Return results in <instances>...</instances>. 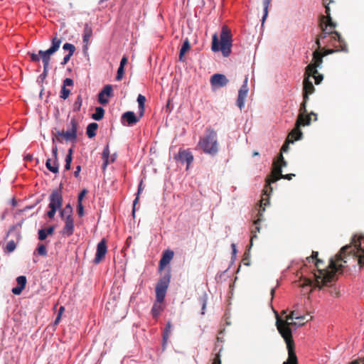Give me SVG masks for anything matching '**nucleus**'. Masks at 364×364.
<instances>
[{
	"mask_svg": "<svg viewBox=\"0 0 364 364\" xmlns=\"http://www.w3.org/2000/svg\"><path fill=\"white\" fill-rule=\"evenodd\" d=\"M315 266L318 274L314 273L315 287L328 286L334 281L336 273L342 272L346 264L349 263L353 267L358 265L360 269L364 267V236L354 235L349 245L343 246L331 258L328 267H323V262L316 258Z\"/></svg>",
	"mask_w": 364,
	"mask_h": 364,
	"instance_id": "obj_1",
	"label": "nucleus"
},
{
	"mask_svg": "<svg viewBox=\"0 0 364 364\" xmlns=\"http://www.w3.org/2000/svg\"><path fill=\"white\" fill-rule=\"evenodd\" d=\"M232 35L227 26L222 27L220 43L217 33L213 36L211 49L213 52L221 50L224 57H228L231 53Z\"/></svg>",
	"mask_w": 364,
	"mask_h": 364,
	"instance_id": "obj_2",
	"label": "nucleus"
},
{
	"mask_svg": "<svg viewBox=\"0 0 364 364\" xmlns=\"http://www.w3.org/2000/svg\"><path fill=\"white\" fill-rule=\"evenodd\" d=\"M61 43L62 39L55 34L51 38V46L46 50H39V55L41 56L43 64V71L40 75L43 80L48 76L51 55L58 51Z\"/></svg>",
	"mask_w": 364,
	"mask_h": 364,
	"instance_id": "obj_3",
	"label": "nucleus"
},
{
	"mask_svg": "<svg viewBox=\"0 0 364 364\" xmlns=\"http://www.w3.org/2000/svg\"><path fill=\"white\" fill-rule=\"evenodd\" d=\"M198 146L205 154L215 155L218 151V142L217 134L211 128L206 129L205 135L200 138Z\"/></svg>",
	"mask_w": 364,
	"mask_h": 364,
	"instance_id": "obj_4",
	"label": "nucleus"
},
{
	"mask_svg": "<svg viewBox=\"0 0 364 364\" xmlns=\"http://www.w3.org/2000/svg\"><path fill=\"white\" fill-rule=\"evenodd\" d=\"M321 33L318 36V37L323 40L326 38L327 35L331 36V41L330 43L332 46L336 48V51H348L347 45L343 39L341 38L340 33L337 31H333V28H331L329 26H326V23H321Z\"/></svg>",
	"mask_w": 364,
	"mask_h": 364,
	"instance_id": "obj_5",
	"label": "nucleus"
},
{
	"mask_svg": "<svg viewBox=\"0 0 364 364\" xmlns=\"http://www.w3.org/2000/svg\"><path fill=\"white\" fill-rule=\"evenodd\" d=\"M280 334L285 341L288 350V359L283 364H298L297 357L295 352V345L293 337L291 336L290 331L287 328L284 331L280 330Z\"/></svg>",
	"mask_w": 364,
	"mask_h": 364,
	"instance_id": "obj_6",
	"label": "nucleus"
},
{
	"mask_svg": "<svg viewBox=\"0 0 364 364\" xmlns=\"http://www.w3.org/2000/svg\"><path fill=\"white\" fill-rule=\"evenodd\" d=\"M278 181V178H275L272 172L267 176L265 179V186L262 191V196L260 200V208H262V211H264L265 207L269 205V196L272 192V187L271 184Z\"/></svg>",
	"mask_w": 364,
	"mask_h": 364,
	"instance_id": "obj_7",
	"label": "nucleus"
},
{
	"mask_svg": "<svg viewBox=\"0 0 364 364\" xmlns=\"http://www.w3.org/2000/svg\"><path fill=\"white\" fill-rule=\"evenodd\" d=\"M170 274H167L159 279L156 286V299L159 303H162L166 296V291L170 282Z\"/></svg>",
	"mask_w": 364,
	"mask_h": 364,
	"instance_id": "obj_8",
	"label": "nucleus"
},
{
	"mask_svg": "<svg viewBox=\"0 0 364 364\" xmlns=\"http://www.w3.org/2000/svg\"><path fill=\"white\" fill-rule=\"evenodd\" d=\"M323 57L324 55H322L320 50H315L313 53L314 63H311L306 67V75H311V74H318L317 68L323 63Z\"/></svg>",
	"mask_w": 364,
	"mask_h": 364,
	"instance_id": "obj_9",
	"label": "nucleus"
},
{
	"mask_svg": "<svg viewBox=\"0 0 364 364\" xmlns=\"http://www.w3.org/2000/svg\"><path fill=\"white\" fill-rule=\"evenodd\" d=\"M78 128V122L75 118H72L68 130L64 132H58V135L63 136L67 141L75 140L77 139V131Z\"/></svg>",
	"mask_w": 364,
	"mask_h": 364,
	"instance_id": "obj_10",
	"label": "nucleus"
},
{
	"mask_svg": "<svg viewBox=\"0 0 364 364\" xmlns=\"http://www.w3.org/2000/svg\"><path fill=\"white\" fill-rule=\"evenodd\" d=\"M276 318H277L276 326H277L279 333H280L279 328H280V330H282V331L288 328L290 331L291 336H292V331L291 329V326L297 325L296 322H289V320L293 319L292 315H291V314L287 315L286 316L285 320L280 318L277 314L276 316Z\"/></svg>",
	"mask_w": 364,
	"mask_h": 364,
	"instance_id": "obj_11",
	"label": "nucleus"
},
{
	"mask_svg": "<svg viewBox=\"0 0 364 364\" xmlns=\"http://www.w3.org/2000/svg\"><path fill=\"white\" fill-rule=\"evenodd\" d=\"M107 252V241L105 239L103 238L97 244L95 257L94 259V263L95 264L100 263L102 261V259L105 258Z\"/></svg>",
	"mask_w": 364,
	"mask_h": 364,
	"instance_id": "obj_12",
	"label": "nucleus"
},
{
	"mask_svg": "<svg viewBox=\"0 0 364 364\" xmlns=\"http://www.w3.org/2000/svg\"><path fill=\"white\" fill-rule=\"evenodd\" d=\"M248 93L247 77H245L243 85L239 90L237 99V105L242 109L245 107V100Z\"/></svg>",
	"mask_w": 364,
	"mask_h": 364,
	"instance_id": "obj_13",
	"label": "nucleus"
},
{
	"mask_svg": "<svg viewBox=\"0 0 364 364\" xmlns=\"http://www.w3.org/2000/svg\"><path fill=\"white\" fill-rule=\"evenodd\" d=\"M311 75L304 74V79L303 81V98H305V100H309V95L314 93L315 88L313 85L311 81L309 80Z\"/></svg>",
	"mask_w": 364,
	"mask_h": 364,
	"instance_id": "obj_14",
	"label": "nucleus"
},
{
	"mask_svg": "<svg viewBox=\"0 0 364 364\" xmlns=\"http://www.w3.org/2000/svg\"><path fill=\"white\" fill-rule=\"evenodd\" d=\"M49 199L50 203L48 207H52L53 205V207L57 209H60L61 208L63 203V196L60 190L53 191L50 194Z\"/></svg>",
	"mask_w": 364,
	"mask_h": 364,
	"instance_id": "obj_15",
	"label": "nucleus"
},
{
	"mask_svg": "<svg viewBox=\"0 0 364 364\" xmlns=\"http://www.w3.org/2000/svg\"><path fill=\"white\" fill-rule=\"evenodd\" d=\"M210 82L213 87H222L226 86L229 80L225 75L217 73L211 76Z\"/></svg>",
	"mask_w": 364,
	"mask_h": 364,
	"instance_id": "obj_16",
	"label": "nucleus"
},
{
	"mask_svg": "<svg viewBox=\"0 0 364 364\" xmlns=\"http://www.w3.org/2000/svg\"><path fill=\"white\" fill-rule=\"evenodd\" d=\"M175 159L182 163L186 162L188 168L193 161V156L188 149H180L178 155L175 156Z\"/></svg>",
	"mask_w": 364,
	"mask_h": 364,
	"instance_id": "obj_17",
	"label": "nucleus"
},
{
	"mask_svg": "<svg viewBox=\"0 0 364 364\" xmlns=\"http://www.w3.org/2000/svg\"><path fill=\"white\" fill-rule=\"evenodd\" d=\"M311 116H314V121L317 120V114L313 112L310 114H306L304 116L299 114L296 121V127L309 125L311 124Z\"/></svg>",
	"mask_w": 364,
	"mask_h": 364,
	"instance_id": "obj_18",
	"label": "nucleus"
},
{
	"mask_svg": "<svg viewBox=\"0 0 364 364\" xmlns=\"http://www.w3.org/2000/svg\"><path fill=\"white\" fill-rule=\"evenodd\" d=\"M92 36V28L89 23H85L83 30V50L86 51L88 49L90 38Z\"/></svg>",
	"mask_w": 364,
	"mask_h": 364,
	"instance_id": "obj_19",
	"label": "nucleus"
},
{
	"mask_svg": "<svg viewBox=\"0 0 364 364\" xmlns=\"http://www.w3.org/2000/svg\"><path fill=\"white\" fill-rule=\"evenodd\" d=\"M139 120V118L137 117L133 112L128 111L124 112L121 118L122 123L124 124V122H127L128 126H132L136 124Z\"/></svg>",
	"mask_w": 364,
	"mask_h": 364,
	"instance_id": "obj_20",
	"label": "nucleus"
},
{
	"mask_svg": "<svg viewBox=\"0 0 364 364\" xmlns=\"http://www.w3.org/2000/svg\"><path fill=\"white\" fill-rule=\"evenodd\" d=\"M173 255H174V253L172 250H165L164 252H163V255H162V257L159 261V270L161 271L162 269H164V268L168 264L170 263V262L171 261V259H173Z\"/></svg>",
	"mask_w": 364,
	"mask_h": 364,
	"instance_id": "obj_21",
	"label": "nucleus"
},
{
	"mask_svg": "<svg viewBox=\"0 0 364 364\" xmlns=\"http://www.w3.org/2000/svg\"><path fill=\"white\" fill-rule=\"evenodd\" d=\"M65 225L63 228L62 233L68 237L71 236L74 232V220L73 218H68L63 219Z\"/></svg>",
	"mask_w": 364,
	"mask_h": 364,
	"instance_id": "obj_22",
	"label": "nucleus"
},
{
	"mask_svg": "<svg viewBox=\"0 0 364 364\" xmlns=\"http://www.w3.org/2000/svg\"><path fill=\"white\" fill-rule=\"evenodd\" d=\"M326 9V16H322L321 18V23H326L327 26H329L331 28H335L336 26V23L332 21L331 14H330V7L329 4L323 5Z\"/></svg>",
	"mask_w": 364,
	"mask_h": 364,
	"instance_id": "obj_23",
	"label": "nucleus"
},
{
	"mask_svg": "<svg viewBox=\"0 0 364 364\" xmlns=\"http://www.w3.org/2000/svg\"><path fill=\"white\" fill-rule=\"evenodd\" d=\"M262 209L259 210L258 213H257V219L255 220L253 223V226L251 229V233H252V236H251V243L252 242V240L257 237V232H259L260 231V225H259V223H260V221H261V217L262 216Z\"/></svg>",
	"mask_w": 364,
	"mask_h": 364,
	"instance_id": "obj_24",
	"label": "nucleus"
},
{
	"mask_svg": "<svg viewBox=\"0 0 364 364\" xmlns=\"http://www.w3.org/2000/svg\"><path fill=\"white\" fill-rule=\"evenodd\" d=\"M73 80L70 78H65L63 81V85L60 90V97L63 100H66L70 93V90L66 88V86H73Z\"/></svg>",
	"mask_w": 364,
	"mask_h": 364,
	"instance_id": "obj_25",
	"label": "nucleus"
},
{
	"mask_svg": "<svg viewBox=\"0 0 364 364\" xmlns=\"http://www.w3.org/2000/svg\"><path fill=\"white\" fill-rule=\"evenodd\" d=\"M302 136V132L300 130V127H296V123L295 124V127L291 131L289 134L287 140L289 141L291 143H294L295 141L299 140Z\"/></svg>",
	"mask_w": 364,
	"mask_h": 364,
	"instance_id": "obj_26",
	"label": "nucleus"
},
{
	"mask_svg": "<svg viewBox=\"0 0 364 364\" xmlns=\"http://www.w3.org/2000/svg\"><path fill=\"white\" fill-rule=\"evenodd\" d=\"M190 49H191V44H190L189 40L188 38H186L183 43V45L181 46V49H180L179 56H178V59L180 61L184 62L186 60L184 55L188 50H190Z\"/></svg>",
	"mask_w": 364,
	"mask_h": 364,
	"instance_id": "obj_27",
	"label": "nucleus"
},
{
	"mask_svg": "<svg viewBox=\"0 0 364 364\" xmlns=\"http://www.w3.org/2000/svg\"><path fill=\"white\" fill-rule=\"evenodd\" d=\"M287 166V163L284 159L283 154L279 153L277 159L273 162V168L272 171H274L278 167L282 169L283 167H286Z\"/></svg>",
	"mask_w": 364,
	"mask_h": 364,
	"instance_id": "obj_28",
	"label": "nucleus"
},
{
	"mask_svg": "<svg viewBox=\"0 0 364 364\" xmlns=\"http://www.w3.org/2000/svg\"><path fill=\"white\" fill-rule=\"evenodd\" d=\"M272 172L275 178H278V180L283 178L290 181L295 176L294 173L282 174V171L279 167L277 168L274 171H272Z\"/></svg>",
	"mask_w": 364,
	"mask_h": 364,
	"instance_id": "obj_29",
	"label": "nucleus"
},
{
	"mask_svg": "<svg viewBox=\"0 0 364 364\" xmlns=\"http://www.w3.org/2000/svg\"><path fill=\"white\" fill-rule=\"evenodd\" d=\"M172 325L171 321H168L163 333V346L166 344L171 333Z\"/></svg>",
	"mask_w": 364,
	"mask_h": 364,
	"instance_id": "obj_30",
	"label": "nucleus"
},
{
	"mask_svg": "<svg viewBox=\"0 0 364 364\" xmlns=\"http://www.w3.org/2000/svg\"><path fill=\"white\" fill-rule=\"evenodd\" d=\"M98 128V124L95 122H92L88 124L87 127V135L89 138H92L96 135V131Z\"/></svg>",
	"mask_w": 364,
	"mask_h": 364,
	"instance_id": "obj_31",
	"label": "nucleus"
},
{
	"mask_svg": "<svg viewBox=\"0 0 364 364\" xmlns=\"http://www.w3.org/2000/svg\"><path fill=\"white\" fill-rule=\"evenodd\" d=\"M163 311L161 303L156 301L151 309V314L154 318H157Z\"/></svg>",
	"mask_w": 364,
	"mask_h": 364,
	"instance_id": "obj_32",
	"label": "nucleus"
},
{
	"mask_svg": "<svg viewBox=\"0 0 364 364\" xmlns=\"http://www.w3.org/2000/svg\"><path fill=\"white\" fill-rule=\"evenodd\" d=\"M105 114V109L101 107H97L95 108V112L92 115V118L96 121L101 120Z\"/></svg>",
	"mask_w": 364,
	"mask_h": 364,
	"instance_id": "obj_33",
	"label": "nucleus"
},
{
	"mask_svg": "<svg viewBox=\"0 0 364 364\" xmlns=\"http://www.w3.org/2000/svg\"><path fill=\"white\" fill-rule=\"evenodd\" d=\"M109 145L107 144L102 151V159L104 160L103 164H102V168L105 170L107 165L109 164Z\"/></svg>",
	"mask_w": 364,
	"mask_h": 364,
	"instance_id": "obj_34",
	"label": "nucleus"
},
{
	"mask_svg": "<svg viewBox=\"0 0 364 364\" xmlns=\"http://www.w3.org/2000/svg\"><path fill=\"white\" fill-rule=\"evenodd\" d=\"M137 102L139 104V109L141 112L140 116L141 117L144 114V104L146 102V97L144 95L139 94L137 97Z\"/></svg>",
	"mask_w": 364,
	"mask_h": 364,
	"instance_id": "obj_35",
	"label": "nucleus"
},
{
	"mask_svg": "<svg viewBox=\"0 0 364 364\" xmlns=\"http://www.w3.org/2000/svg\"><path fill=\"white\" fill-rule=\"evenodd\" d=\"M46 166L47 168L54 173H58V163L54 161L53 165H51V160L47 159Z\"/></svg>",
	"mask_w": 364,
	"mask_h": 364,
	"instance_id": "obj_36",
	"label": "nucleus"
},
{
	"mask_svg": "<svg viewBox=\"0 0 364 364\" xmlns=\"http://www.w3.org/2000/svg\"><path fill=\"white\" fill-rule=\"evenodd\" d=\"M272 0H263V6H264V15L262 16V23L264 22L267 15H268V8L271 4Z\"/></svg>",
	"mask_w": 364,
	"mask_h": 364,
	"instance_id": "obj_37",
	"label": "nucleus"
},
{
	"mask_svg": "<svg viewBox=\"0 0 364 364\" xmlns=\"http://www.w3.org/2000/svg\"><path fill=\"white\" fill-rule=\"evenodd\" d=\"M108 97L112 96V86L111 85H107L104 87L103 90L100 92Z\"/></svg>",
	"mask_w": 364,
	"mask_h": 364,
	"instance_id": "obj_38",
	"label": "nucleus"
},
{
	"mask_svg": "<svg viewBox=\"0 0 364 364\" xmlns=\"http://www.w3.org/2000/svg\"><path fill=\"white\" fill-rule=\"evenodd\" d=\"M82 99L81 95H78L74 102L73 105V110L74 111H79L80 109V107L82 106Z\"/></svg>",
	"mask_w": 364,
	"mask_h": 364,
	"instance_id": "obj_39",
	"label": "nucleus"
},
{
	"mask_svg": "<svg viewBox=\"0 0 364 364\" xmlns=\"http://www.w3.org/2000/svg\"><path fill=\"white\" fill-rule=\"evenodd\" d=\"M60 215L62 220L65 219V218H68V217L73 218V212H71L70 210H69L65 208L60 210Z\"/></svg>",
	"mask_w": 364,
	"mask_h": 364,
	"instance_id": "obj_40",
	"label": "nucleus"
},
{
	"mask_svg": "<svg viewBox=\"0 0 364 364\" xmlns=\"http://www.w3.org/2000/svg\"><path fill=\"white\" fill-rule=\"evenodd\" d=\"M17 286L25 289L26 284V277L25 276H19L16 278Z\"/></svg>",
	"mask_w": 364,
	"mask_h": 364,
	"instance_id": "obj_41",
	"label": "nucleus"
},
{
	"mask_svg": "<svg viewBox=\"0 0 364 364\" xmlns=\"http://www.w3.org/2000/svg\"><path fill=\"white\" fill-rule=\"evenodd\" d=\"M63 50H68V53L74 54L75 51V47L74 45L66 43L63 46Z\"/></svg>",
	"mask_w": 364,
	"mask_h": 364,
	"instance_id": "obj_42",
	"label": "nucleus"
},
{
	"mask_svg": "<svg viewBox=\"0 0 364 364\" xmlns=\"http://www.w3.org/2000/svg\"><path fill=\"white\" fill-rule=\"evenodd\" d=\"M307 102H308V100H305V98H303V102L300 105L299 114H301V115L304 116V114H307V110H306Z\"/></svg>",
	"mask_w": 364,
	"mask_h": 364,
	"instance_id": "obj_43",
	"label": "nucleus"
},
{
	"mask_svg": "<svg viewBox=\"0 0 364 364\" xmlns=\"http://www.w3.org/2000/svg\"><path fill=\"white\" fill-rule=\"evenodd\" d=\"M16 242L14 240H11L6 244V249L8 252H12L16 249Z\"/></svg>",
	"mask_w": 364,
	"mask_h": 364,
	"instance_id": "obj_44",
	"label": "nucleus"
},
{
	"mask_svg": "<svg viewBox=\"0 0 364 364\" xmlns=\"http://www.w3.org/2000/svg\"><path fill=\"white\" fill-rule=\"evenodd\" d=\"M36 250H37L38 255H40L41 256H44V257L47 256V250H46V247L45 245H43V244L38 245Z\"/></svg>",
	"mask_w": 364,
	"mask_h": 364,
	"instance_id": "obj_45",
	"label": "nucleus"
},
{
	"mask_svg": "<svg viewBox=\"0 0 364 364\" xmlns=\"http://www.w3.org/2000/svg\"><path fill=\"white\" fill-rule=\"evenodd\" d=\"M222 350V348L219 349L218 353L215 354V356L211 361L210 364H221V359H220V352Z\"/></svg>",
	"mask_w": 364,
	"mask_h": 364,
	"instance_id": "obj_46",
	"label": "nucleus"
},
{
	"mask_svg": "<svg viewBox=\"0 0 364 364\" xmlns=\"http://www.w3.org/2000/svg\"><path fill=\"white\" fill-rule=\"evenodd\" d=\"M28 55H30L31 60L34 63H38L41 58V55H39V53L38 54L34 53H28Z\"/></svg>",
	"mask_w": 364,
	"mask_h": 364,
	"instance_id": "obj_47",
	"label": "nucleus"
},
{
	"mask_svg": "<svg viewBox=\"0 0 364 364\" xmlns=\"http://www.w3.org/2000/svg\"><path fill=\"white\" fill-rule=\"evenodd\" d=\"M124 74V67L119 66L117 70L116 80L117 81H120L123 78Z\"/></svg>",
	"mask_w": 364,
	"mask_h": 364,
	"instance_id": "obj_48",
	"label": "nucleus"
},
{
	"mask_svg": "<svg viewBox=\"0 0 364 364\" xmlns=\"http://www.w3.org/2000/svg\"><path fill=\"white\" fill-rule=\"evenodd\" d=\"M200 304L202 305V312H201V314H205L204 311L205 309L206 304H207V298H206L205 295L200 297Z\"/></svg>",
	"mask_w": 364,
	"mask_h": 364,
	"instance_id": "obj_49",
	"label": "nucleus"
},
{
	"mask_svg": "<svg viewBox=\"0 0 364 364\" xmlns=\"http://www.w3.org/2000/svg\"><path fill=\"white\" fill-rule=\"evenodd\" d=\"M318 252L313 251L310 257H307L306 258V261L308 262H311V261L315 262V261L318 257Z\"/></svg>",
	"mask_w": 364,
	"mask_h": 364,
	"instance_id": "obj_50",
	"label": "nucleus"
},
{
	"mask_svg": "<svg viewBox=\"0 0 364 364\" xmlns=\"http://www.w3.org/2000/svg\"><path fill=\"white\" fill-rule=\"evenodd\" d=\"M48 235L45 229H40L38 230V239L40 240H44L47 237Z\"/></svg>",
	"mask_w": 364,
	"mask_h": 364,
	"instance_id": "obj_51",
	"label": "nucleus"
},
{
	"mask_svg": "<svg viewBox=\"0 0 364 364\" xmlns=\"http://www.w3.org/2000/svg\"><path fill=\"white\" fill-rule=\"evenodd\" d=\"M311 76L314 77L316 85H318L323 80V75L318 73V74H311Z\"/></svg>",
	"mask_w": 364,
	"mask_h": 364,
	"instance_id": "obj_52",
	"label": "nucleus"
},
{
	"mask_svg": "<svg viewBox=\"0 0 364 364\" xmlns=\"http://www.w3.org/2000/svg\"><path fill=\"white\" fill-rule=\"evenodd\" d=\"M98 101L100 103H101L102 105H106L109 102L108 100L105 97V95H103V93H100V92H99V94H98Z\"/></svg>",
	"mask_w": 364,
	"mask_h": 364,
	"instance_id": "obj_53",
	"label": "nucleus"
},
{
	"mask_svg": "<svg viewBox=\"0 0 364 364\" xmlns=\"http://www.w3.org/2000/svg\"><path fill=\"white\" fill-rule=\"evenodd\" d=\"M306 316H296L295 319L298 320L297 324L302 326L305 322H307L309 320H306Z\"/></svg>",
	"mask_w": 364,
	"mask_h": 364,
	"instance_id": "obj_54",
	"label": "nucleus"
},
{
	"mask_svg": "<svg viewBox=\"0 0 364 364\" xmlns=\"http://www.w3.org/2000/svg\"><path fill=\"white\" fill-rule=\"evenodd\" d=\"M87 193V189H83L78 195L77 197V203H82V199L85 197V196Z\"/></svg>",
	"mask_w": 364,
	"mask_h": 364,
	"instance_id": "obj_55",
	"label": "nucleus"
},
{
	"mask_svg": "<svg viewBox=\"0 0 364 364\" xmlns=\"http://www.w3.org/2000/svg\"><path fill=\"white\" fill-rule=\"evenodd\" d=\"M290 143L291 142L289 141L286 139L285 142L281 148L280 153L282 154L283 152H287L289 150Z\"/></svg>",
	"mask_w": 364,
	"mask_h": 364,
	"instance_id": "obj_56",
	"label": "nucleus"
},
{
	"mask_svg": "<svg viewBox=\"0 0 364 364\" xmlns=\"http://www.w3.org/2000/svg\"><path fill=\"white\" fill-rule=\"evenodd\" d=\"M50 210L48 211L47 215L49 218H53L56 213L57 208H54L52 205V207H49Z\"/></svg>",
	"mask_w": 364,
	"mask_h": 364,
	"instance_id": "obj_57",
	"label": "nucleus"
},
{
	"mask_svg": "<svg viewBox=\"0 0 364 364\" xmlns=\"http://www.w3.org/2000/svg\"><path fill=\"white\" fill-rule=\"evenodd\" d=\"M313 284V281L309 278H304L301 287H311Z\"/></svg>",
	"mask_w": 364,
	"mask_h": 364,
	"instance_id": "obj_58",
	"label": "nucleus"
},
{
	"mask_svg": "<svg viewBox=\"0 0 364 364\" xmlns=\"http://www.w3.org/2000/svg\"><path fill=\"white\" fill-rule=\"evenodd\" d=\"M77 214L80 217H82L84 215V207L82 205V203H77Z\"/></svg>",
	"mask_w": 364,
	"mask_h": 364,
	"instance_id": "obj_59",
	"label": "nucleus"
},
{
	"mask_svg": "<svg viewBox=\"0 0 364 364\" xmlns=\"http://www.w3.org/2000/svg\"><path fill=\"white\" fill-rule=\"evenodd\" d=\"M73 55V54H71V53H68L67 55H65L63 61L61 62V65H66L68 63V61L70 60Z\"/></svg>",
	"mask_w": 364,
	"mask_h": 364,
	"instance_id": "obj_60",
	"label": "nucleus"
},
{
	"mask_svg": "<svg viewBox=\"0 0 364 364\" xmlns=\"http://www.w3.org/2000/svg\"><path fill=\"white\" fill-rule=\"evenodd\" d=\"M23 289H24L23 288H21V287L17 286L12 289V293L15 295H19Z\"/></svg>",
	"mask_w": 364,
	"mask_h": 364,
	"instance_id": "obj_61",
	"label": "nucleus"
},
{
	"mask_svg": "<svg viewBox=\"0 0 364 364\" xmlns=\"http://www.w3.org/2000/svg\"><path fill=\"white\" fill-rule=\"evenodd\" d=\"M80 171H81V166L80 165H78L76 166V169L74 171V176L77 178H79Z\"/></svg>",
	"mask_w": 364,
	"mask_h": 364,
	"instance_id": "obj_62",
	"label": "nucleus"
},
{
	"mask_svg": "<svg viewBox=\"0 0 364 364\" xmlns=\"http://www.w3.org/2000/svg\"><path fill=\"white\" fill-rule=\"evenodd\" d=\"M128 62V58L126 55H124L122 57V58L121 59V61H120V64H119V66L120 67H124L125 65Z\"/></svg>",
	"mask_w": 364,
	"mask_h": 364,
	"instance_id": "obj_63",
	"label": "nucleus"
},
{
	"mask_svg": "<svg viewBox=\"0 0 364 364\" xmlns=\"http://www.w3.org/2000/svg\"><path fill=\"white\" fill-rule=\"evenodd\" d=\"M350 364H364V358L352 361Z\"/></svg>",
	"mask_w": 364,
	"mask_h": 364,
	"instance_id": "obj_64",
	"label": "nucleus"
}]
</instances>
